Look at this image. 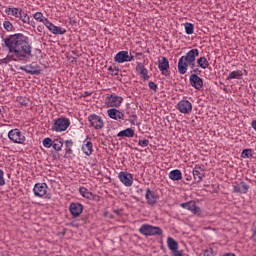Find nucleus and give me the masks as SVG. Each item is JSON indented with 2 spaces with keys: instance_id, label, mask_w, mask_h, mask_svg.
<instances>
[{
  "instance_id": "1",
  "label": "nucleus",
  "mask_w": 256,
  "mask_h": 256,
  "mask_svg": "<svg viewBox=\"0 0 256 256\" xmlns=\"http://www.w3.org/2000/svg\"><path fill=\"white\" fill-rule=\"evenodd\" d=\"M3 41L12 61H29L33 57L29 37L17 33L4 38Z\"/></svg>"
},
{
  "instance_id": "2",
  "label": "nucleus",
  "mask_w": 256,
  "mask_h": 256,
  "mask_svg": "<svg viewBox=\"0 0 256 256\" xmlns=\"http://www.w3.org/2000/svg\"><path fill=\"white\" fill-rule=\"evenodd\" d=\"M198 55L199 49L195 48L189 50L186 55L180 57L178 61V72L180 75H185L189 67H191V69H195V61Z\"/></svg>"
},
{
  "instance_id": "3",
  "label": "nucleus",
  "mask_w": 256,
  "mask_h": 256,
  "mask_svg": "<svg viewBox=\"0 0 256 256\" xmlns=\"http://www.w3.org/2000/svg\"><path fill=\"white\" fill-rule=\"evenodd\" d=\"M33 19L37 21L38 23H43L45 25L46 29L50 31L53 35H65L67 33V30L62 27L55 26L51 21H49L48 18L44 17L43 13L36 12L33 14Z\"/></svg>"
},
{
  "instance_id": "4",
  "label": "nucleus",
  "mask_w": 256,
  "mask_h": 256,
  "mask_svg": "<svg viewBox=\"0 0 256 256\" xmlns=\"http://www.w3.org/2000/svg\"><path fill=\"white\" fill-rule=\"evenodd\" d=\"M4 13L8 17H10L12 21L15 19H19V21H22V23H25L26 25H31V18L29 17V14L23 12V8L6 7Z\"/></svg>"
},
{
  "instance_id": "5",
  "label": "nucleus",
  "mask_w": 256,
  "mask_h": 256,
  "mask_svg": "<svg viewBox=\"0 0 256 256\" xmlns=\"http://www.w3.org/2000/svg\"><path fill=\"white\" fill-rule=\"evenodd\" d=\"M139 233L144 237H154L155 235H163V230L159 226L143 224L139 228Z\"/></svg>"
},
{
  "instance_id": "6",
  "label": "nucleus",
  "mask_w": 256,
  "mask_h": 256,
  "mask_svg": "<svg viewBox=\"0 0 256 256\" xmlns=\"http://www.w3.org/2000/svg\"><path fill=\"white\" fill-rule=\"evenodd\" d=\"M69 125H71V120H69V118L60 117L54 120L52 130L56 133H63V131H67V129H69Z\"/></svg>"
},
{
  "instance_id": "7",
  "label": "nucleus",
  "mask_w": 256,
  "mask_h": 256,
  "mask_svg": "<svg viewBox=\"0 0 256 256\" xmlns=\"http://www.w3.org/2000/svg\"><path fill=\"white\" fill-rule=\"evenodd\" d=\"M8 139L18 145H25V141H27L25 134L18 128L12 129L8 132Z\"/></svg>"
},
{
  "instance_id": "8",
  "label": "nucleus",
  "mask_w": 256,
  "mask_h": 256,
  "mask_svg": "<svg viewBox=\"0 0 256 256\" xmlns=\"http://www.w3.org/2000/svg\"><path fill=\"white\" fill-rule=\"evenodd\" d=\"M104 103L111 109H115L117 107H121V104L123 103V97L118 96L117 94H110L105 97Z\"/></svg>"
},
{
  "instance_id": "9",
  "label": "nucleus",
  "mask_w": 256,
  "mask_h": 256,
  "mask_svg": "<svg viewBox=\"0 0 256 256\" xmlns=\"http://www.w3.org/2000/svg\"><path fill=\"white\" fill-rule=\"evenodd\" d=\"M88 121L90 123V126L93 127L96 131H101L103 127H105V122L103 121V118L97 114H91L88 116Z\"/></svg>"
},
{
  "instance_id": "10",
  "label": "nucleus",
  "mask_w": 256,
  "mask_h": 256,
  "mask_svg": "<svg viewBox=\"0 0 256 256\" xmlns=\"http://www.w3.org/2000/svg\"><path fill=\"white\" fill-rule=\"evenodd\" d=\"M49 190V186H47V183H36L33 187V193L34 197H39L42 199V197H45L47 195V191Z\"/></svg>"
},
{
  "instance_id": "11",
  "label": "nucleus",
  "mask_w": 256,
  "mask_h": 256,
  "mask_svg": "<svg viewBox=\"0 0 256 256\" xmlns=\"http://www.w3.org/2000/svg\"><path fill=\"white\" fill-rule=\"evenodd\" d=\"M177 109L183 115H189L193 111V104L189 100H180L177 104Z\"/></svg>"
},
{
  "instance_id": "12",
  "label": "nucleus",
  "mask_w": 256,
  "mask_h": 256,
  "mask_svg": "<svg viewBox=\"0 0 256 256\" xmlns=\"http://www.w3.org/2000/svg\"><path fill=\"white\" fill-rule=\"evenodd\" d=\"M145 199H146L147 205L154 207V205H157V201H159V194H157V192L147 188L146 193H145Z\"/></svg>"
},
{
  "instance_id": "13",
  "label": "nucleus",
  "mask_w": 256,
  "mask_h": 256,
  "mask_svg": "<svg viewBox=\"0 0 256 256\" xmlns=\"http://www.w3.org/2000/svg\"><path fill=\"white\" fill-rule=\"evenodd\" d=\"M158 69L165 77H169L171 75V71L169 70V60L167 57H162V59L158 60Z\"/></svg>"
},
{
  "instance_id": "14",
  "label": "nucleus",
  "mask_w": 256,
  "mask_h": 256,
  "mask_svg": "<svg viewBox=\"0 0 256 256\" xmlns=\"http://www.w3.org/2000/svg\"><path fill=\"white\" fill-rule=\"evenodd\" d=\"M133 59V55L129 54L128 51H120L114 57L116 63H129L130 61H133Z\"/></svg>"
},
{
  "instance_id": "15",
  "label": "nucleus",
  "mask_w": 256,
  "mask_h": 256,
  "mask_svg": "<svg viewBox=\"0 0 256 256\" xmlns=\"http://www.w3.org/2000/svg\"><path fill=\"white\" fill-rule=\"evenodd\" d=\"M118 179L125 187H131L133 185V174L131 173L121 171L118 174Z\"/></svg>"
},
{
  "instance_id": "16",
  "label": "nucleus",
  "mask_w": 256,
  "mask_h": 256,
  "mask_svg": "<svg viewBox=\"0 0 256 256\" xmlns=\"http://www.w3.org/2000/svg\"><path fill=\"white\" fill-rule=\"evenodd\" d=\"M180 207H182V209H187V211H191L193 215H201V208L197 206L194 201L182 203L180 204Z\"/></svg>"
},
{
  "instance_id": "17",
  "label": "nucleus",
  "mask_w": 256,
  "mask_h": 256,
  "mask_svg": "<svg viewBox=\"0 0 256 256\" xmlns=\"http://www.w3.org/2000/svg\"><path fill=\"white\" fill-rule=\"evenodd\" d=\"M193 178L197 183H201L205 179V169L201 165H196L193 168Z\"/></svg>"
},
{
  "instance_id": "18",
  "label": "nucleus",
  "mask_w": 256,
  "mask_h": 256,
  "mask_svg": "<svg viewBox=\"0 0 256 256\" xmlns=\"http://www.w3.org/2000/svg\"><path fill=\"white\" fill-rule=\"evenodd\" d=\"M107 115L110 119L114 121H123L125 119V114L117 108H110L107 110Z\"/></svg>"
},
{
  "instance_id": "19",
  "label": "nucleus",
  "mask_w": 256,
  "mask_h": 256,
  "mask_svg": "<svg viewBox=\"0 0 256 256\" xmlns=\"http://www.w3.org/2000/svg\"><path fill=\"white\" fill-rule=\"evenodd\" d=\"M191 87L197 89L198 91L203 88V79L199 77L197 74H192L189 78Z\"/></svg>"
},
{
  "instance_id": "20",
  "label": "nucleus",
  "mask_w": 256,
  "mask_h": 256,
  "mask_svg": "<svg viewBox=\"0 0 256 256\" xmlns=\"http://www.w3.org/2000/svg\"><path fill=\"white\" fill-rule=\"evenodd\" d=\"M233 193H240L241 195H245L247 191H249V185L245 182L235 183L233 185Z\"/></svg>"
},
{
  "instance_id": "21",
  "label": "nucleus",
  "mask_w": 256,
  "mask_h": 256,
  "mask_svg": "<svg viewBox=\"0 0 256 256\" xmlns=\"http://www.w3.org/2000/svg\"><path fill=\"white\" fill-rule=\"evenodd\" d=\"M82 151L87 157L91 156L93 153V143L89 141V136H87L86 139L83 141Z\"/></svg>"
},
{
  "instance_id": "22",
  "label": "nucleus",
  "mask_w": 256,
  "mask_h": 256,
  "mask_svg": "<svg viewBox=\"0 0 256 256\" xmlns=\"http://www.w3.org/2000/svg\"><path fill=\"white\" fill-rule=\"evenodd\" d=\"M71 215L74 217H79L83 213V204L81 203H71L69 207Z\"/></svg>"
},
{
  "instance_id": "23",
  "label": "nucleus",
  "mask_w": 256,
  "mask_h": 256,
  "mask_svg": "<svg viewBox=\"0 0 256 256\" xmlns=\"http://www.w3.org/2000/svg\"><path fill=\"white\" fill-rule=\"evenodd\" d=\"M21 71H25V73H28L29 75H40L41 69H39V66H33V65H26L20 67Z\"/></svg>"
},
{
  "instance_id": "24",
  "label": "nucleus",
  "mask_w": 256,
  "mask_h": 256,
  "mask_svg": "<svg viewBox=\"0 0 256 256\" xmlns=\"http://www.w3.org/2000/svg\"><path fill=\"white\" fill-rule=\"evenodd\" d=\"M136 71H137V73H139L142 76L144 81H148L149 70H147V68H145V66L141 62H137Z\"/></svg>"
},
{
  "instance_id": "25",
  "label": "nucleus",
  "mask_w": 256,
  "mask_h": 256,
  "mask_svg": "<svg viewBox=\"0 0 256 256\" xmlns=\"http://www.w3.org/2000/svg\"><path fill=\"white\" fill-rule=\"evenodd\" d=\"M168 177L171 181H181L183 179V173L181 170L175 169L169 172Z\"/></svg>"
},
{
  "instance_id": "26",
  "label": "nucleus",
  "mask_w": 256,
  "mask_h": 256,
  "mask_svg": "<svg viewBox=\"0 0 256 256\" xmlns=\"http://www.w3.org/2000/svg\"><path fill=\"white\" fill-rule=\"evenodd\" d=\"M167 245L168 249H170V251H173V253H175L177 249H179V243H177L172 237L167 238Z\"/></svg>"
},
{
  "instance_id": "27",
  "label": "nucleus",
  "mask_w": 256,
  "mask_h": 256,
  "mask_svg": "<svg viewBox=\"0 0 256 256\" xmlns=\"http://www.w3.org/2000/svg\"><path fill=\"white\" fill-rule=\"evenodd\" d=\"M117 137H135V131L132 128H127L125 130H121L118 134Z\"/></svg>"
},
{
  "instance_id": "28",
  "label": "nucleus",
  "mask_w": 256,
  "mask_h": 256,
  "mask_svg": "<svg viewBox=\"0 0 256 256\" xmlns=\"http://www.w3.org/2000/svg\"><path fill=\"white\" fill-rule=\"evenodd\" d=\"M197 65L200 67V69H208L209 68V60H207V57L201 56L197 59Z\"/></svg>"
},
{
  "instance_id": "29",
  "label": "nucleus",
  "mask_w": 256,
  "mask_h": 256,
  "mask_svg": "<svg viewBox=\"0 0 256 256\" xmlns=\"http://www.w3.org/2000/svg\"><path fill=\"white\" fill-rule=\"evenodd\" d=\"M52 147L54 149V151H61V149H63V139L61 138H56L52 141Z\"/></svg>"
},
{
  "instance_id": "30",
  "label": "nucleus",
  "mask_w": 256,
  "mask_h": 256,
  "mask_svg": "<svg viewBox=\"0 0 256 256\" xmlns=\"http://www.w3.org/2000/svg\"><path fill=\"white\" fill-rule=\"evenodd\" d=\"M240 77H243V71L242 70H236L229 73L227 80L231 79H239Z\"/></svg>"
},
{
  "instance_id": "31",
  "label": "nucleus",
  "mask_w": 256,
  "mask_h": 256,
  "mask_svg": "<svg viewBox=\"0 0 256 256\" xmlns=\"http://www.w3.org/2000/svg\"><path fill=\"white\" fill-rule=\"evenodd\" d=\"M79 193H80V195H82L84 197V199H91V197H93V193H91V191H89L85 187H80Z\"/></svg>"
},
{
  "instance_id": "32",
  "label": "nucleus",
  "mask_w": 256,
  "mask_h": 256,
  "mask_svg": "<svg viewBox=\"0 0 256 256\" xmlns=\"http://www.w3.org/2000/svg\"><path fill=\"white\" fill-rule=\"evenodd\" d=\"M65 153L66 155H71L73 153V140L65 141Z\"/></svg>"
},
{
  "instance_id": "33",
  "label": "nucleus",
  "mask_w": 256,
  "mask_h": 256,
  "mask_svg": "<svg viewBox=\"0 0 256 256\" xmlns=\"http://www.w3.org/2000/svg\"><path fill=\"white\" fill-rule=\"evenodd\" d=\"M184 27L187 35H193L195 26L192 23L187 22L184 24Z\"/></svg>"
},
{
  "instance_id": "34",
  "label": "nucleus",
  "mask_w": 256,
  "mask_h": 256,
  "mask_svg": "<svg viewBox=\"0 0 256 256\" xmlns=\"http://www.w3.org/2000/svg\"><path fill=\"white\" fill-rule=\"evenodd\" d=\"M42 145L43 147H45L46 149H51V147L53 146V140L51 138H45L42 141Z\"/></svg>"
},
{
  "instance_id": "35",
  "label": "nucleus",
  "mask_w": 256,
  "mask_h": 256,
  "mask_svg": "<svg viewBox=\"0 0 256 256\" xmlns=\"http://www.w3.org/2000/svg\"><path fill=\"white\" fill-rule=\"evenodd\" d=\"M242 157L243 159H249V157H253V151H251V149H244L242 151Z\"/></svg>"
},
{
  "instance_id": "36",
  "label": "nucleus",
  "mask_w": 256,
  "mask_h": 256,
  "mask_svg": "<svg viewBox=\"0 0 256 256\" xmlns=\"http://www.w3.org/2000/svg\"><path fill=\"white\" fill-rule=\"evenodd\" d=\"M3 27L7 31H13V23H11L9 20L3 22Z\"/></svg>"
},
{
  "instance_id": "37",
  "label": "nucleus",
  "mask_w": 256,
  "mask_h": 256,
  "mask_svg": "<svg viewBox=\"0 0 256 256\" xmlns=\"http://www.w3.org/2000/svg\"><path fill=\"white\" fill-rule=\"evenodd\" d=\"M108 71L111 73V75H119V68L117 66H109Z\"/></svg>"
},
{
  "instance_id": "38",
  "label": "nucleus",
  "mask_w": 256,
  "mask_h": 256,
  "mask_svg": "<svg viewBox=\"0 0 256 256\" xmlns=\"http://www.w3.org/2000/svg\"><path fill=\"white\" fill-rule=\"evenodd\" d=\"M139 147H148L149 146V140L148 139H140L138 141Z\"/></svg>"
},
{
  "instance_id": "39",
  "label": "nucleus",
  "mask_w": 256,
  "mask_h": 256,
  "mask_svg": "<svg viewBox=\"0 0 256 256\" xmlns=\"http://www.w3.org/2000/svg\"><path fill=\"white\" fill-rule=\"evenodd\" d=\"M3 185H5V172L0 169V187H3Z\"/></svg>"
},
{
  "instance_id": "40",
  "label": "nucleus",
  "mask_w": 256,
  "mask_h": 256,
  "mask_svg": "<svg viewBox=\"0 0 256 256\" xmlns=\"http://www.w3.org/2000/svg\"><path fill=\"white\" fill-rule=\"evenodd\" d=\"M148 87H149V89H151L152 91L157 93V84L155 82H149Z\"/></svg>"
},
{
  "instance_id": "41",
  "label": "nucleus",
  "mask_w": 256,
  "mask_h": 256,
  "mask_svg": "<svg viewBox=\"0 0 256 256\" xmlns=\"http://www.w3.org/2000/svg\"><path fill=\"white\" fill-rule=\"evenodd\" d=\"M20 105H24L25 107H27V105H29V100L27 99H20Z\"/></svg>"
},
{
  "instance_id": "42",
  "label": "nucleus",
  "mask_w": 256,
  "mask_h": 256,
  "mask_svg": "<svg viewBox=\"0 0 256 256\" xmlns=\"http://www.w3.org/2000/svg\"><path fill=\"white\" fill-rule=\"evenodd\" d=\"M251 127L254 129V131H256V120L252 121Z\"/></svg>"
},
{
  "instance_id": "43",
  "label": "nucleus",
  "mask_w": 256,
  "mask_h": 256,
  "mask_svg": "<svg viewBox=\"0 0 256 256\" xmlns=\"http://www.w3.org/2000/svg\"><path fill=\"white\" fill-rule=\"evenodd\" d=\"M43 26H41V25H39L38 27H37V31H39V33H43Z\"/></svg>"
},
{
  "instance_id": "44",
  "label": "nucleus",
  "mask_w": 256,
  "mask_h": 256,
  "mask_svg": "<svg viewBox=\"0 0 256 256\" xmlns=\"http://www.w3.org/2000/svg\"><path fill=\"white\" fill-rule=\"evenodd\" d=\"M204 256H212V254L209 250H205Z\"/></svg>"
},
{
  "instance_id": "45",
  "label": "nucleus",
  "mask_w": 256,
  "mask_h": 256,
  "mask_svg": "<svg viewBox=\"0 0 256 256\" xmlns=\"http://www.w3.org/2000/svg\"><path fill=\"white\" fill-rule=\"evenodd\" d=\"M89 95H91V93H89V92H84V97H89Z\"/></svg>"
},
{
  "instance_id": "46",
  "label": "nucleus",
  "mask_w": 256,
  "mask_h": 256,
  "mask_svg": "<svg viewBox=\"0 0 256 256\" xmlns=\"http://www.w3.org/2000/svg\"><path fill=\"white\" fill-rule=\"evenodd\" d=\"M0 113H1V109H0Z\"/></svg>"
}]
</instances>
